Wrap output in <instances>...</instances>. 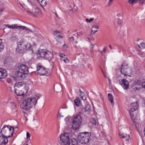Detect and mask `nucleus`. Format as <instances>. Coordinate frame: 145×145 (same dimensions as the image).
Returning a JSON list of instances; mask_svg holds the SVG:
<instances>
[{
	"label": "nucleus",
	"mask_w": 145,
	"mask_h": 145,
	"mask_svg": "<svg viewBox=\"0 0 145 145\" xmlns=\"http://www.w3.org/2000/svg\"><path fill=\"white\" fill-rule=\"evenodd\" d=\"M38 99L37 97L26 98L22 101L20 107L24 110H29L36 104Z\"/></svg>",
	"instance_id": "1"
},
{
	"label": "nucleus",
	"mask_w": 145,
	"mask_h": 145,
	"mask_svg": "<svg viewBox=\"0 0 145 145\" xmlns=\"http://www.w3.org/2000/svg\"><path fill=\"white\" fill-rule=\"evenodd\" d=\"M28 73V67L25 65L21 64L18 66L16 68L14 77L16 79H19L22 80L25 78V75Z\"/></svg>",
	"instance_id": "2"
},
{
	"label": "nucleus",
	"mask_w": 145,
	"mask_h": 145,
	"mask_svg": "<svg viewBox=\"0 0 145 145\" xmlns=\"http://www.w3.org/2000/svg\"><path fill=\"white\" fill-rule=\"evenodd\" d=\"M31 45L24 41H21L18 42L16 50V52L19 54L23 53L25 50L30 49Z\"/></svg>",
	"instance_id": "3"
},
{
	"label": "nucleus",
	"mask_w": 145,
	"mask_h": 145,
	"mask_svg": "<svg viewBox=\"0 0 145 145\" xmlns=\"http://www.w3.org/2000/svg\"><path fill=\"white\" fill-rule=\"evenodd\" d=\"M82 121V117L79 114L74 115L72 119L71 128L74 130L78 129Z\"/></svg>",
	"instance_id": "4"
},
{
	"label": "nucleus",
	"mask_w": 145,
	"mask_h": 145,
	"mask_svg": "<svg viewBox=\"0 0 145 145\" xmlns=\"http://www.w3.org/2000/svg\"><path fill=\"white\" fill-rule=\"evenodd\" d=\"M91 136V134L90 132H85L80 133L78 136V139L81 144H85L89 142Z\"/></svg>",
	"instance_id": "5"
},
{
	"label": "nucleus",
	"mask_w": 145,
	"mask_h": 145,
	"mask_svg": "<svg viewBox=\"0 0 145 145\" xmlns=\"http://www.w3.org/2000/svg\"><path fill=\"white\" fill-rule=\"evenodd\" d=\"M38 56L45 59L51 58L52 55L51 52L46 49H41L38 52Z\"/></svg>",
	"instance_id": "6"
},
{
	"label": "nucleus",
	"mask_w": 145,
	"mask_h": 145,
	"mask_svg": "<svg viewBox=\"0 0 145 145\" xmlns=\"http://www.w3.org/2000/svg\"><path fill=\"white\" fill-rule=\"evenodd\" d=\"M5 26L8 28L12 29H22L25 31L27 33L29 32H32V31L29 29H28L26 27L22 26L21 25H18L16 24H12L11 25H6Z\"/></svg>",
	"instance_id": "7"
},
{
	"label": "nucleus",
	"mask_w": 145,
	"mask_h": 145,
	"mask_svg": "<svg viewBox=\"0 0 145 145\" xmlns=\"http://www.w3.org/2000/svg\"><path fill=\"white\" fill-rule=\"evenodd\" d=\"M60 143L61 145H67L69 141V136L67 133L61 135L60 137Z\"/></svg>",
	"instance_id": "8"
},
{
	"label": "nucleus",
	"mask_w": 145,
	"mask_h": 145,
	"mask_svg": "<svg viewBox=\"0 0 145 145\" xmlns=\"http://www.w3.org/2000/svg\"><path fill=\"white\" fill-rule=\"evenodd\" d=\"M128 68V64L125 62H123L120 67L121 74L125 76L127 75Z\"/></svg>",
	"instance_id": "9"
},
{
	"label": "nucleus",
	"mask_w": 145,
	"mask_h": 145,
	"mask_svg": "<svg viewBox=\"0 0 145 145\" xmlns=\"http://www.w3.org/2000/svg\"><path fill=\"white\" fill-rule=\"evenodd\" d=\"M24 10L27 14L34 17H37L40 13L39 8L37 7L34 8V14L33 12H31V10L30 9H24Z\"/></svg>",
	"instance_id": "10"
},
{
	"label": "nucleus",
	"mask_w": 145,
	"mask_h": 145,
	"mask_svg": "<svg viewBox=\"0 0 145 145\" xmlns=\"http://www.w3.org/2000/svg\"><path fill=\"white\" fill-rule=\"evenodd\" d=\"M37 71L38 73L40 75H45L47 73V71L45 68L41 65H39L37 67Z\"/></svg>",
	"instance_id": "11"
},
{
	"label": "nucleus",
	"mask_w": 145,
	"mask_h": 145,
	"mask_svg": "<svg viewBox=\"0 0 145 145\" xmlns=\"http://www.w3.org/2000/svg\"><path fill=\"white\" fill-rule=\"evenodd\" d=\"M120 84L122 86L123 89H127L129 87V82L126 79H123L120 82Z\"/></svg>",
	"instance_id": "12"
},
{
	"label": "nucleus",
	"mask_w": 145,
	"mask_h": 145,
	"mask_svg": "<svg viewBox=\"0 0 145 145\" xmlns=\"http://www.w3.org/2000/svg\"><path fill=\"white\" fill-rule=\"evenodd\" d=\"M7 75V73L6 70L0 68V79L5 78Z\"/></svg>",
	"instance_id": "13"
},
{
	"label": "nucleus",
	"mask_w": 145,
	"mask_h": 145,
	"mask_svg": "<svg viewBox=\"0 0 145 145\" xmlns=\"http://www.w3.org/2000/svg\"><path fill=\"white\" fill-rule=\"evenodd\" d=\"M5 129L6 131H7V133H8V134L10 133V135H8V137H10L12 135L14 131V129L13 127L11 126L8 127V126H7V128H6V129Z\"/></svg>",
	"instance_id": "14"
},
{
	"label": "nucleus",
	"mask_w": 145,
	"mask_h": 145,
	"mask_svg": "<svg viewBox=\"0 0 145 145\" xmlns=\"http://www.w3.org/2000/svg\"><path fill=\"white\" fill-rule=\"evenodd\" d=\"M14 88V92L17 96H22L24 95L23 90L18 88Z\"/></svg>",
	"instance_id": "15"
},
{
	"label": "nucleus",
	"mask_w": 145,
	"mask_h": 145,
	"mask_svg": "<svg viewBox=\"0 0 145 145\" xmlns=\"http://www.w3.org/2000/svg\"><path fill=\"white\" fill-rule=\"evenodd\" d=\"M138 105L136 103H131L130 106V110L129 111L135 112L137 110Z\"/></svg>",
	"instance_id": "16"
},
{
	"label": "nucleus",
	"mask_w": 145,
	"mask_h": 145,
	"mask_svg": "<svg viewBox=\"0 0 145 145\" xmlns=\"http://www.w3.org/2000/svg\"><path fill=\"white\" fill-rule=\"evenodd\" d=\"M8 142L7 138L5 136H0V145H5Z\"/></svg>",
	"instance_id": "17"
},
{
	"label": "nucleus",
	"mask_w": 145,
	"mask_h": 145,
	"mask_svg": "<svg viewBox=\"0 0 145 145\" xmlns=\"http://www.w3.org/2000/svg\"><path fill=\"white\" fill-rule=\"evenodd\" d=\"M24 83L22 82H19L15 84L14 88H18L20 89L23 90L25 87Z\"/></svg>",
	"instance_id": "18"
},
{
	"label": "nucleus",
	"mask_w": 145,
	"mask_h": 145,
	"mask_svg": "<svg viewBox=\"0 0 145 145\" xmlns=\"http://www.w3.org/2000/svg\"><path fill=\"white\" fill-rule=\"evenodd\" d=\"M54 89L55 91L56 92L61 91L62 90L61 86L59 84H56L54 85Z\"/></svg>",
	"instance_id": "19"
},
{
	"label": "nucleus",
	"mask_w": 145,
	"mask_h": 145,
	"mask_svg": "<svg viewBox=\"0 0 145 145\" xmlns=\"http://www.w3.org/2000/svg\"><path fill=\"white\" fill-rule=\"evenodd\" d=\"M121 23V20L120 18L117 17L114 22V24L116 26H120Z\"/></svg>",
	"instance_id": "20"
},
{
	"label": "nucleus",
	"mask_w": 145,
	"mask_h": 145,
	"mask_svg": "<svg viewBox=\"0 0 145 145\" xmlns=\"http://www.w3.org/2000/svg\"><path fill=\"white\" fill-rule=\"evenodd\" d=\"M140 41L141 40L140 39H138L137 40V44L139 48L140 49L145 48V43L144 42H141Z\"/></svg>",
	"instance_id": "21"
},
{
	"label": "nucleus",
	"mask_w": 145,
	"mask_h": 145,
	"mask_svg": "<svg viewBox=\"0 0 145 145\" xmlns=\"http://www.w3.org/2000/svg\"><path fill=\"white\" fill-rule=\"evenodd\" d=\"M77 141L74 138H73L71 139L69 141L68 145H77Z\"/></svg>",
	"instance_id": "22"
},
{
	"label": "nucleus",
	"mask_w": 145,
	"mask_h": 145,
	"mask_svg": "<svg viewBox=\"0 0 145 145\" xmlns=\"http://www.w3.org/2000/svg\"><path fill=\"white\" fill-rule=\"evenodd\" d=\"M91 107L89 105H86L84 109V112L86 114H89L91 112Z\"/></svg>",
	"instance_id": "23"
},
{
	"label": "nucleus",
	"mask_w": 145,
	"mask_h": 145,
	"mask_svg": "<svg viewBox=\"0 0 145 145\" xmlns=\"http://www.w3.org/2000/svg\"><path fill=\"white\" fill-rule=\"evenodd\" d=\"M108 100L110 101L112 105H113L114 104V102L112 95L111 94L109 93L108 94Z\"/></svg>",
	"instance_id": "24"
},
{
	"label": "nucleus",
	"mask_w": 145,
	"mask_h": 145,
	"mask_svg": "<svg viewBox=\"0 0 145 145\" xmlns=\"http://www.w3.org/2000/svg\"><path fill=\"white\" fill-rule=\"evenodd\" d=\"M134 112H132L131 111H129V112L131 115V118L132 120L133 121V122L135 123V119L136 118V115H134Z\"/></svg>",
	"instance_id": "25"
},
{
	"label": "nucleus",
	"mask_w": 145,
	"mask_h": 145,
	"mask_svg": "<svg viewBox=\"0 0 145 145\" xmlns=\"http://www.w3.org/2000/svg\"><path fill=\"white\" fill-rule=\"evenodd\" d=\"M6 128H7V127L6 126H5L4 127H3L1 131V133L2 135L4 134H6V135H7V136L8 135V133H7V131H6L5 130V129H6Z\"/></svg>",
	"instance_id": "26"
},
{
	"label": "nucleus",
	"mask_w": 145,
	"mask_h": 145,
	"mask_svg": "<svg viewBox=\"0 0 145 145\" xmlns=\"http://www.w3.org/2000/svg\"><path fill=\"white\" fill-rule=\"evenodd\" d=\"M120 136L121 138L125 139L126 140H128L129 139L130 136L129 135L120 134Z\"/></svg>",
	"instance_id": "27"
},
{
	"label": "nucleus",
	"mask_w": 145,
	"mask_h": 145,
	"mask_svg": "<svg viewBox=\"0 0 145 145\" xmlns=\"http://www.w3.org/2000/svg\"><path fill=\"white\" fill-rule=\"evenodd\" d=\"M90 121L91 123L95 125H98V122L96 121V120L94 118L91 119Z\"/></svg>",
	"instance_id": "28"
},
{
	"label": "nucleus",
	"mask_w": 145,
	"mask_h": 145,
	"mask_svg": "<svg viewBox=\"0 0 145 145\" xmlns=\"http://www.w3.org/2000/svg\"><path fill=\"white\" fill-rule=\"evenodd\" d=\"M4 48V43L2 42V40L0 39V52Z\"/></svg>",
	"instance_id": "29"
},
{
	"label": "nucleus",
	"mask_w": 145,
	"mask_h": 145,
	"mask_svg": "<svg viewBox=\"0 0 145 145\" xmlns=\"http://www.w3.org/2000/svg\"><path fill=\"white\" fill-rule=\"evenodd\" d=\"M74 102L76 105L78 106L80 103V101L79 99H75Z\"/></svg>",
	"instance_id": "30"
},
{
	"label": "nucleus",
	"mask_w": 145,
	"mask_h": 145,
	"mask_svg": "<svg viewBox=\"0 0 145 145\" xmlns=\"http://www.w3.org/2000/svg\"><path fill=\"white\" fill-rule=\"evenodd\" d=\"M99 25L98 24H94L92 27V29H98L99 28Z\"/></svg>",
	"instance_id": "31"
},
{
	"label": "nucleus",
	"mask_w": 145,
	"mask_h": 145,
	"mask_svg": "<svg viewBox=\"0 0 145 145\" xmlns=\"http://www.w3.org/2000/svg\"><path fill=\"white\" fill-rule=\"evenodd\" d=\"M45 0H42L41 1L40 4L41 6H44L46 5V3Z\"/></svg>",
	"instance_id": "32"
},
{
	"label": "nucleus",
	"mask_w": 145,
	"mask_h": 145,
	"mask_svg": "<svg viewBox=\"0 0 145 145\" xmlns=\"http://www.w3.org/2000/svg\"><path fill=\"white\" fill-rule=\"evenodd\" d=\"M138 0H129V2L130 4H133L137 2Z\"/></svg>",
	"instance_id": "33"
},
{
	"label": "nucleus",
	"mask_w": 145,
	"mask_h": 145,
	"mask_svg": "<svg viewBox=\"0 0 145 145\" xmlns=\"http://www.w3.org/2000/svg\"><path fill=\"white\" fill-rule=\"evenodd\" d=\"M145 0H138L137 2L140 5H143L144 4Z\"/></svg>",
	"instance_id": "34"
},
{
	"label": "nucleus",
	"mask_w": 145,
	"mask_h": 145,
	"mask_svg": "<svg viewBox=\"0 0 145 145\" xmlns=\"http://www.w3.org/2000/svg\"><path fill=\"white\" fill-rule=\"evenodd\" d=\"M61 59L65 63H68L69 61V60L66 57H65L64 58H61Z\"/></svg>",
	"instance_id": "35"
},
{
	"label": "nucleus",
	"mask_w": 145,
	"mask_h": 145,
	"mask_svg": "<svg viewBox=\"0 0 145 145\" xmlns=\"http://www.w3.org/2000/svg\"><path fill=\"white\" fill-rule=\"evenodd\" d=\"M12 39L13 40H17L18 39L17 36L16 35H14V34L12 35L11 37Z\"/></svg>",
	"instance_id": "36"
},
{
	"label": "nucleus",
	"mask_w": 145,
	"mask_h": 145,
	"mask_svg": "<svg viewBox=\"0 0 145 145\" xmlns=\"http://www.w3.org/2000/svg\"><path fill=\"white\" fill-rule=\"evenodd\" d=\"M94 20V18H91L90 19H89L88 18H86V22L90 23L93 21Z\"/></svg>",
	"instance_id": "37"
},
{
	"label": "nucleus",
	"mask_w": 145,
	"mask_h": 145,
	"mask_svg": "<svg viewBox=\"0 0 145 145\" xmlns=\"http://www.w3.org/2000/svg\"><path fill=\"white\" fill-rule=\"evenodd\" d=\"M69 40L71 42H73L74 41V37H72L69 38Z\"/></svg>",
	"instance_id": "38"
},
{
	"label": "nucleus",
	"mask_w": 145,
	"mask_h": 145,
	"mask_svg": "<svg viewBox=\"0 0 145 145\" xmlns=\"http://www.w3.org/2000/svg\"><path fill=\"white\" fill-rule=\"evenodd\" d=\"M26 137L27 138H29L30 137V135L27 132H26Z\"/></svg>",
	"instance_id": "39"
},
{
	"label": "nucleus",
	"mask_w": 145,
	"mask_h": 145,
	"mask_svg": "<svg viewBox=\"0 0 145 145\" xmlns=\"http://www.w3.org/2000/svg\"><path fill=\"white\" fill-rule=\"evenodd\" d=\"M140 54L141 56L142 57L145 56V54L144 52H141L140 53Z\"/></svg>",
	"instance_id": "40"
},
{
	"label": "nucleus",
	"mask_w": 145,
	"mask_h": 145,
	"mask_svg": "<svg viewBox=\"0 0 145 145\" xmlns=\"http://www.w3.org/2000/svg\"><path fill=\"white\" fill-rule=\"evenodd\" d=\"M60 56L61 57V58H63V57L65 56V55L64 53H61L60 54Z\"/></svg>",
	"instance_id": "41"
},
{
	"label": "nucleus",
	"mask_w": 145,
	"mask_h": 145,
	"mask_svg": "<svg viewBox=\"0 0 145 145\" xmlns=\"http://www.w3.org/2000/svg\"><path fill=\"white\" fill-rule=\"evenodd\" d=\"M100 52L102 54H103L104 53H105L106 52V49L105 48H103V50L102 52L100 51Z\"/></svg>",
	"instance_id": "42"
},
{
	"label": "nucleus",
	"mask_w": 145,
	"mask_h": 145,
	"mask_svg": "<svg viewBox=\"0 0 145 145\" xmlns=\"http://www.w3.org/2000/svg\"><path fill=\"white\" fill-rule=\"evenodd\" d=\"M59 33H60V32L59 31H55L54 32V35H56Z\"/></svg>",
	"instance_id": "43"
},
{
	"label": "nucleus",
	"mask_w": 145,
	"mask_h": 145,
	"mask_svg": "<svg viewBox=\"0 0 145 145\" xmlns=\"http://www.w3.org/2000/svg\"><path fill=\"white\" fill-rule=\"evenodd\" d=\"M81 97V98L83 100H85L86 99V97L85 95H82Z\"/></svg>",
	"instance_id": "44"
},
{
	"label": "nucleus",
	"mask_w": 145,
	"mask_h": 145,
	"mask_svg": "<svg viewBox=\"0 0 145 145\" xmlns=\"http://www.w3.org/2000/svg\"><path fill=\"white\" fill-rule=\"evenodd\" d=\"M98 31L97 30H95L94 32L93 31V30L92 29L91 31V34H95L96 32H97Z\"/></svg>",
	"instance_id": "45"
},
{
	"label": "nucleus",
	"mask_w": 145,
	"mask_h": 145,
	"mask_svg": "<svg viewBox=\"0 0 145 145\" xmlns=\"http://www.w3.org/2000/svg\"><path fill=\"white\" fill-rule=\"evenodd\" d=\"M79 91H80V96L81 97V96H82V95H84V92H83L81 91V90L80 89L79 90Z\"/></svg>",
	"instance_id": "46"
},
{
	"label": "nucleus",
	"mask_w": 145,
	"mask_h": 145,
	"mask_svg": "<svg viewBox=\"0 0 145 145\" xmlns=\"http://www.w3.org/2000/svg\"><path fill=\"white\" fill-rule=\"evenodd\" d=\"M113 1V0H109V3H108V5L110 6L112 3V2Z\"/></svg>",
	"instance_id": "47"
},
{
	"label": "nucleus",
	"mask_w": 145,
	"mask_h": 145,
	"mask_svg": "<svg viewBox=\"0 0 145 145\" xmlns=\"http://www.w3.org/2000/svg\"><path fill=\"white\" fill-rule=\"evenodd\" d=\"M63 116H61V114H60V113H59L58 114V115H57V117H58V118H60L61 117H63Z\"/></svg>",
	"instance_id": "48"
},
{
	"label": "nucleus",
	"mask_w": 145,
	"mask_h": 145,
	"mask_svg": "<svg viewBox=\"0 0 145 145\" xmlns=\"http://www.w3.org/2000/svg\"><path fill=\"white\" fill-rule=\"evenodd\" d=\"M117 17H118V16H119L120 17V18L121 19V13H118L117 14Z\"/></svg>",
	"instance_id": "49"
},
{
	"label": "nucleus",
	"mask_w": 145,
	"mask_h": 145,
	"mask_svg": "<svg viewBox=\"0 0 145 145\" xmlns=\"http://www.w3.org/2000/svg\"><path fill=\"white\" fill-rule=\"evenodd\" d=\"M142 85V87L145 89V82H143Z\"/></svg>",
	"instance_id": "50"
},
{
	"label": "nucleus",
	"mask_w": 145,
	"mask_h": 145,
	"mask_svg": "<svg viewBox=\"0 0 145 145\" xmlns=\"http://www.w3.org/2000/svg\"><path fill=\"white\" fill-rule=\"evenodd\" d=\"M3 9L2 8H0V14H2V12H3Z\"/></svg>",
	"instance_id": "51"
},
{
	"label": "nucleus",
	"mask_w": 145,
	"mask_h": 145,
	"mask_svg": "<svg viewBox=\"0 0 145 145\" xmlns=\"http://www.w3.org/2000/svg\"><path fill=\"white\" fill-rule=\"evenodd\" d=\"M57 37L58 38H63L62 36L60 35H58Z\"/></svg>",
	"instance_id": "52"
},
{
	"label": "nucleus",
	"mask_w": 145,
	"mask_h": 145,
	"mask_svg": "<svg viewBox=\"0 0 145 145\" xmlns=\"http://www.w3.org/2000/svg\"><path fill=\"white\" fill-rule=\"evenodd\" d=\"M108 80L109 81V84L110 86V84H111V81L110 79L109 78H108Z\"/></svg>",
	"instance_id": "53"
},
{
	"label": "nucleus",
	"mask_w": 145,
	"mask_h": 145,
	"mask_svg": "<svg viewBox=\"0 0 145 145\" xmlns=\"http://www.w3.org/2000/svg\"><path fill=\"white\" fill-rule=\"evenodd\" d=\"M126 32L125 31L123 32V35H122V37H124L126 35Z\"/></svg>",
	"instance_id": "54"
},
{
	"label": "nucleus",
	"mask_w": 145,
	"mask_h": 145,
	"mask_svg": "<svg viewBox=\"0 0 145 145\" xmlns=\"http://www.w3.org/2000/svg\"><path fill=\"white\" fill-rule=\"evenodd\" d=\"M91 48H93L94 46V44H91Z\"/></svg>",
	"instance_id": "55"
},
{
	"label": "nucleus",
	"mask_w": 145,
	"mask_h": 145,
	"mask_svg": "<svg viewBox=\"0 0 145 145\" xmlns=\"http://www.w3.org/2000/svg\"><path fill=\"white\" fill-rule=\"evenodd\" d=\"M31 12H33V13L34 14V8L33 9H32V10H31Z\"/></svg>",
	"instance_id": "56"
},
{
	"label": "nucleus",
	"mask_w": 145,
	"mask_h": 145,
	"mask_svg": "<svg viewBox=\"0 0 145 145\" xmlns=\"http://www.w3.org/2000/svg\"><path fill=\"white\" fill-rule=\"evenodd\" d=\"M109 47H110V48L111 49H112V48H112V46H111V45H109Z\"/></svg>",
	"instance_id": "57"
},
{
	"label": "nucleus",
	"mask_w": 145,
	"mask_h": 145,
	"mask_svg": "<svg viewBox=\"0 0 145 145\" xmlns=\"http://www.w3.org/2000/svg\"><path fill=\"white\" fill-rule=\"evenodd\" d=\"M69 120V118H66L65 119V121H68Z\"/></svg>",
	"instance_id": "58"
},
{
	"label": "nucleus",
	"mask_w": 145,
	"mask_h": 145,
	"mask_svg": "<svg viewBox=\"0 0 145 145\" xmlns=\"http://www.w3.org/2000/svg\"><path fill=\"white\" fill-rule=\"evenodd\" d=\"M90 51L91 52H93V48H91Z\"/></svg>",
	"instance_id": "59"
},
{
	"label": "nucleus",
	"mask_w": 145,
	"mask_h": 145,
	"mask_svg": "<svg viewBox=\"0 0 145 145\" xmlns=\"http://www.w3.org/2000/svg\"><path fill=\"white\" fill-rule=\"evenodd\" d=\"M77 38H78L79 37H78V36H79V35H78V33H77Z\"/></svg>",
	"instance_id": "60"
},
{
	"label": "nucleus",
	"mask_w": 145,
	"mask_h": 145,
	"mask_svg": "<svg viewBox=\"0 0 145 145\" xmlns=\"http://www.w3.org/2000/svg\"><path fill=\"white\" fill-rule=\"evenodd\" d=\"M65 46H66V47L67 46H66V44H64L63 45V47H65Z\"/></svg>",
	"instance_id": "61"
},
{
	"label": "nucleus",
	"mask_w": 145,
	"mask_h": 145,
	"mask_svg": "<svg viewBox=\"0 0 145 145\" xmlns=\"http://www.w3.org/2000/svg\"><path fill=\"white\" fill-rule=\"evenodd\" d=\"M28 2L29 3L31 4L32 5V4L29 1H28Z\"/></svg>",
	"instance_id": "62"
},
{
	"label": "nucleus",
	"mask_w": 145,
	"mask_h": 145,
	"mask_svg": "<svg viewBox=\"0 0 145 145\" xmlns=\"http://www.w3.org/2000/svg\"><path fill=\"white\" fill-rule=\"evenodd\" d=\"M77 41H76V43H77Z\"/></svg>",
	"instance_id": "63"
},
{
	"label": "nucleus",
	"mask_w": 145,
	"mask_h": 145,
	"mask_svg": "<svg viewBox=\"0 0 145 145\" xmlns=\"http://www.w3.org/2000/svg\"><path fill=\"white\" fill-rule=\"evenodd\" d=\"M88 40H89V38H88Z\"/></svg>",
	"instance_id": "64"
}]
</instances>
